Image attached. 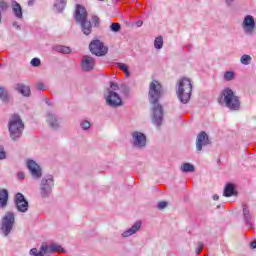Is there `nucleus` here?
<instances>
[{"label":"nucleus","instance_id":"1","mask_svg":"<svg viewBox=\"0 0 256 256\" xmlns=\"http://www.w3.org/2000/svg\"><path fill=\"white\" fill-rule=\"evenodd\" d=\"M163 97V86L157 80H153L149 85L148 98L149 103L153 105L152 107V123L156 127H161L163 125V106L159 104V99Z\"/></svg>","mask_w":256,"mask_h":256},{"label":"nucleus","instance_id":"2","mask_svg":"<svg viewBox=\"0 0 256 256\" xmlns=\"http://www.w3.org/2000/svg\"><path fill=\"white\" fill-rule=\"evenodd\" d=\"M193 93V84L189 78H181L177 83L176 94L180 102L183 105H187L191 99V94Z\"/></svg>","mask_w":256,"mask_h":256},{"label":"nucleus","instance_id":"3","mask_svg":"<svg viewBox=\"0 0 256 256\" xmlns=\"http://www.w3.org/2000/svg\"><path fill=\"white\" fill-rule=\"evenodd\" d=\"M75 21L80 25L81 31L84 35H91L93 31V25H91V21L87 19V9L83 7L81 4L76 5L75 11Z\"/></svg>","mask_w":256,"mask_h":256},{"label":"nucleus","instance_id":"4","mask_svg":"<svg viewBox=\"0 0 256 256\" xmlns=\"http://www.w3.org/2000/svg\"><path fill=\"white\" fill-rule=\"evenodd\" d=\"M219 103H224L225 107L230 109V111H239L241 109V100H239V96L235 95L231 88L222 90Z\"/></svg>","mask_w":256,"mask_h":256},{"label":"nucleus","instance_id":"5","mask_svg":"<svg viewBox=\"0 0 256 256\" xmlns=\"http://www.w3.org/2000/svg\"><path fill=\"white\" fill-rule=\"evenodd\" d=\"M24 129L25 124L23 123V120L19 115L14 114L10 118L8 123L10 139H12V141H19V139H21V136L23 135Z\"/></svg>","mask_w":256,"mask_h":256},{"label":"nucleus","instance_id":"6","mask_svg":"<svg viewBox=\"0 0 256 256\" xmlns=\"http://www.w3.org/2000/svg\"><path fill=\"white\" fill-rule=\"evenodd\" d=\"M15 227V212L8 211L4 214L0 222V231L3 237H9Z\"/></svg>","mask_w":256,"mask_h":256},{"label":"nucleus","instance_id":"7","mask_svg":"<svg viewBox=\"0 0 256 256\" xmlns=\"http://www.w3.org/2000/svg\"><path fill=\"white\" fill-rule=\"evenodd\" d=\"M53 187H55V182L52 175L45 176L42 178L40 183V195L42 199H47L51 197L53 193Z\"/></svg>","mask_w":256,"mask_h":256},{"label":"nucleus","instance_id":"8","mask_svg":"<svg viewBox=\"0 0 256 256\" xmlns=\"http://www.w3.org/2000/svg\"><path fill=\"white\" fill-rule=\"evenodd\" d=\"M131 145L134 149H145L147 147V136L143 132L134 131L131 133Z\"/></svg>","mask_w":256,"mask_h":256},{"label":"nucleus","instance_id":"9","mask_svg":"<svg viewBox=\"0 0 256 256\" xmlns=\"http://www.w3.org/2000/svg\"><path fill=\"white\" fill-rule=\"evenodd\" d=\"M104 98L106 104L109 107H121L123 105V101L121 100V96L111 88L107 89V92L104 94Z\"/></svg>","mask_w":256,"mask_h":256},{"label":"nucleus","instance_id":"10","mask_svg":"<svg viewBox=\"0 0 256 256\" xmlns=\"http://www.w3.org/2000/svg\"><path fill=\"white\" fill-rule=\"evenodd\" d=\"M90 53L96 55V57H104L109 52V48L103 44L100 40H94L89 45Z\"/></svg>","mask_w":256,"mask_h":256},{"label":"nucleus","instance_id":"11","mask_svg":"<svg viewBox=\"0 0 256 256\" xmlns=\"http://www.w3.org/2000/svg\"><path fill=\"white\" fill-rule=\"evenodd\" d=\"M14 204L17 211L20 213H27V211H29V202L27 199H25V196L21 192H18L15 195Z\"/></svg>","mask_w":256,"mask_h":256},{"label":"nucleus","instance_id":"12","mask_svg":"<svg viewBox=\"0 0 256 256\" xmlns=\"http://www.w3.org/2000/svg\"><path fill=\"white\" fill-rule=\"evenodd\" d=\"M207 145H211V140L209 139V135L206 134L205 131H202L198 134L196 138V150L198 153L203 151L204 147Z\"/></svg>","mask_w":256,"mask_h":256},{"label":"nucleus","instance_id":"13","mask_svg":"<svg viewBox=\"0 0 256 256\" xmlns=\"http://www.w3.org/2000/svg\"><path fill=\"white\" fill-rule=\"evenodd\" d=\"M27 168L33 179H41V177H43L41 166H39V164H37V162L34 160L27 161Z\"/></svg>","mask_w":256,"mask_h":256},{"label":"nucleus","instance_id":"14","mask_svg":"<svg viewBox=\"0 0 256 256\" xmlns=\"http://www.w3.org/2000/svg\"><path fill=\"white\" fill-rule=\"evenodd\" d=\"M40 250L44 255H50L51 253H65V249L58 244H42Z\"/></svg>","mask_w":256,"mask_h":256},{"label":"nucleus","instance_id":"15","mask_svg":"<svg viewBox=\"0 0 256 256\" xmlns=\"http://www.w3.org/2000/svg\"><path fill=\"white\" fill-rule=\"evenodd\" d=\"M81 68L84 71H93L95 69V58L90 55H84L81 60Z\"/></svg>","mask_w":256,"mask_h":256},{"label":"nucleus","instance_id":"16","mask_svg":"<svg viewBox=\"0 0 256 256\" xmlns=\"http://www.w3.org/2000/svg\"><path fill=\"white\" fill-rule=\"evenodd\" d=\"M242 27L245 33H253L255 30V18L251 15H246L243 20Z\"/></svg>","mask_w":256,"mask_h":256},{"label":"nucleus","instance_id":"17","mask_svg":"<svg viewBox=\"0 0 256 256\" xmlns=\"http://www.w3.org/2000/svg\"><path fill=\"white\" fill-rule=\"evenodd\" d=\"M242 215L245 225L247 227H253V214H251V210H249L247 204H242Z\"/></svg>","mask_w":256,"mask_h":256},{"label":"nucleus","instance_id":"18","mask_svg":"<svg viewBox=\"0 0 256 256\" xmlns=\"http://www.w3.org/2000/svg\"><path fill=\"white\" fill-rule=\"evenodd\" d=\"M11 8L14 17L17 19H23V8L21 7V4L15 0H12Z\"/></svg>","mask_w":256,"mask_h":256},{"label":"nucleus","instance_id":"19","mask_svg":"<svg viewBox=\"0 0 256 256\" xmlns=\"http://www.w3.org/2000/svg\"><path fill=\"white\" fill-rule=\"evenodd\" d=\"M15 90L23 95V97H31V88L24 83H18L15 85Z\"/></svg>","mask_w":256,"mask_h":256},{"label":"nucleus","instance_id":"20","mask_svg":"<svg viewBox=\"0 0 256 256\" xmlns=\"http://www.w3.org/2000/svg\"><path fill=\"white\" fill-rule=\"evenodd\" d=\"M46 121L49 127H51V129H54V130L59 129V120H57V117L55 116V114L48 112Z\"/></svg>","mask_w":256,"mask_h":256},{"label":"nucleus","instance_id":"21","mask_svg":"<svg viewBox=\"0 0 256 256\" xmlns=\"http://www.w3.org/2000/svg\"><path fill=\"white\" fill-rule=\"evenodd\" d=\"M141 229V222H135L131 228L127 229L122 233V237L127 238L131 237V235H135Z\"/></svg>","mask_w":256,"mask_h":256},{"label":"nucleus","instance_id":"22","mask_svg":"<svg viewBox=\"0 0 256 256\" xmlns=\"http://www.w3.org/2000/svg\"><path fill=\"white\" fill-rule=\"evenodd\" d=\"M9 203V191L7 189H0V209H5Z\"/></svg>","mask_w":256,"mask_h":256},{"label":"nucleus","instance_id":"23","mask_svg":"<svg viewBox=\"0 0 256 256\" xmlns=\"http://www.w3.org/2000/svg\"><path fill=\"white\" fill-rule=\"evenodd\" d=\"M52 50L56 53H62V55H69L71 53V48L63 45L53 46Z\"/></svg>","mask_w":256,"mask_h":256},{"label":"nucleus","instance_id":"24","mask_svg":"<svg viewBox=\"0 0 256 256\" xmlns=\"http://www.w3.org/2000/svg\"><path fill=\"white\" fill-rule=\"evenodd\" d=\"M233 195H237V192L235 191V185L229 183L224 188V197H233Z\"/></svg>","mask_w":256,"mask_h":256},{"label":"nucleus","instance_id":"25","mask_svg":"<svg viewBox=\"0 0 256 256\" xmlns=\"http://www.w3.org/2000/svg\"><path fill=\"white\" fill-rule=\"evenodd\" d=\"M0 100L2 103H9L11 101V95H9V91L7 89L0 86Z\"/></svg>","mask_w":256,"mask_h":256},{"label":"nucleus","instance_id":"26","mask_svg":"<svg viewBox=\"0 0 256 256\" xmlns=\"http://www.w3.org/2000/svg\"><path fill=\"white\" fill-rule=\"evenodd\" d=\"M65 7H67V0H55L54 9L58 13H63Z\"/></svg>","mask_w":256,"mask_h":256},{"label":"nucleus","instance_id":"27","mask_svg":"<svg viewBox=\"0 0 256 256\" xmlns=\"http://www.w3.org/2000/svg\"><path fill=\"white\" fill-rule=\"evenodd\" d=\"M180 169L183 173H193V171H195V166L191 163H184Z\"/></svg>","mask_w":256,"mask_h":256},{"label":"nucleus","instance_id":"28","mask_svg":"<svg viewBox=\"0 0 256 256\" xmlns=\"http://www.w3.org/2000/svg\"><path fill=\"white\" fill-rule=\"evenodd\" d=\"M9 9V3H7L5 0H0V24L3 21V16L1 13L7 11Z\"/></svg>","mask_w":256,"mask_h":256},{"label":"nucleus","instance_id":"29","mask_svg":"<svg viewBox=\"0 0 256 256\" xmlns=\"http://www.w3.org/2000/svg\"><path fill=\"white\" fill-rule=\"evenodd\" d=\"M155 49H163V36H158L154 40Z\"/></svg>","mask_w":256,"mask_h":256},{"label":"nucleus","instance_id":"30","mask_svg":"<svg viewBox=\"0 0 256 256\" xmlns=\"http://www.w3.org/2000/svg\"><path fill=\"white\" fill-rule=\"evenodd\" d=\"M117 65H118V69L123 71L126 77H129L131 75V73L129 72V67L126 64L118 63Z\"/></svg>","mask_w":256,"mask_h":256},{"label":"nucleus","instance_id":"31","mask_svg":"<svg viewBox=\"0 0 256 256\" xmlns=\"http://www.w3.org/2000/svg\"><path fill=\"white\" fill-rule=\"evenodd\" d=\"M240 63H242V65H250L251 57L247 54L242 55L240 58Z\"/></svg>","mask_w":256,"mask_h":256},{"label":"nucleus","instance_id":"32","mask_svg":"<svg viewBox=\"0 0 256 256\" xmlns=\"http://www.w3.org/2000/svg\"><path fill=\"white\" fill-rule=\"evenodd\" d=\"M224 79H225V81H233V79H235V72H233V71L225 72Z\"/></svg>","mask_w":256,"mask_h":256},{"label":"nucleus","instance_id":"33","mask_svg":"<svg viewBox=\"0 0 256 256\" xmlns=\"http://www.w3.org/2000/svg\"><path fill=\"white\" fill-rule=\"evenodd\" d=\"M80 127L83 129V131H88V129H91V122L87 120H82L80 122Z\"/></svg>","mask_w":256,"mask_h":256},{"label":"nucleus","instance_id":"34","mask_svg":"<svg viewBox=\"0 0 256 256\" xmlns=\"http://www.w3.org/2000/svg\"><path fill=\"white\" fill-rule=\"evenodd\" d=\"M110 31H112V33H119V31H121V24H119V23H112L110 25Z\"/></svg>","mask_w":256,"mask_h":256},{"label":"nucleus","instance_id":"35","mask_svg":"<svg viewBox=\"0 0 256 256\" xmlns=\"http://www.w3.org/2000/svg\"><path fill=\"white\" fill-rule=\"evenodd\" d=\"M120 91L122 95H125V97H127V95H129V86L127 84H120Z\"/></svg>","mask_w":256,"mask_h":256},{"label":"nucleus","instance_id":"36","mask_svg":"<svg viewBox=\"0 0 256 256\" xmlns=\"http://www.w3.org/2000/svg\"><path fill=\"white\" fill-rule=\"evenodd\" d=\"M91 21L94 27H99V25H101V21L99 20V16L97 15H92Z\"/></svg>","mask_w":256,"mask_h":256},{"label":"nucleus","instance_id":"37","mask_svg":"<svg viewBox=\"0 0 256 256\" xmlns=\"http://www.w3.org/2000/svg\"><path fill=\"white\" fill-rule=\"evenodd\" d=\"M121 89V85L115 83V82H110V90L111 91H119Z\"/></svg>","mask_w":256,"mask_h":256},{"label":"nucleus","instance_id":"38","mask_svg":"<svg viewBox=\"0 0 256 256\" xmlns=\"http://www.w3.org/2000/svg\"><path fill=\"white\" fill-rule=\"evenodd\" d=\"M31 65H32V67H39V65H41V59L33 58L31 60Z\"/></svg>","mask_w":256,"mask_h":256},{"label":"nucleus","instance_id":"39","mask_svg":"<svg viewBox=\"0 0 256 256\" xmlns=\"http://www.w3.org/2000/svg\"><path fill=\"white\" fill-rule=\"evenodd\" d=\"M7 153L5 152V147L0 145V160L6 159Z\"/></svg>","mask_w":256,"mask_h":256},{"label":"nucleus","instance_id":"40","mask_svg":"<svg viewBox=\"0 0 256 256\" xmlns=\"http://www.w3.org/2000/svg\"><path fill=\"white\" fill-rule=\"evenodd\" d=\"M36 89L37 91H45V85L43 84V82H38L36 84Z\"/></svg>","mask_w":256,"mask_h":256},{"label":"nucleus","instance_id":"41","mask_svg":"<svg viewBox=\"0 0 256 256\" xmlns=\"http://www.w3.org/2000/svg\"><path fill=\"white\" fill-rule=\"evenodd\" d=\"M168 203L166 201H161L158 203V209H165L167 207Z\"/></svg>","mask_w":256,"mask_h":256},{"label":"nucleus","instance_id":"42","mask_svg":"<svg viewBox=\"0 0 256 256\" xmlns=\"http://www.w3.org/2000/svg\"><path fill=\"white\" fill-rule=\"evenodd\" d=\"M44 101H45L46 105H48V107H53V102H51V100H49V98H44Z\"/></svg>","mask_w":256,"mask_h":256},{"label":"nucleus","instance_id":"43","mask_svg":"<svg viewBox=\"0 0 256 256\" xmlns=\"http://www.w3.org/2000/svg\"><path fill=\"white\" fill-rule=\"evenodd\" d=\"M39 254V252H37V248H32L30 250V255H34V256H37Z\"/></svg>","mask_w":256,"mask_h":256},{"label":"nucleus","instance_id":"44","mask_svg":"<svg viewBox=\"0 0 256 256\" xmlns=\"http://www.w3.org/2000/svg\"><path fill=\"white\" fill-rule=\"evenodd\" d=\"M203 251V244H200L198 248H196V254L199 255Z\"/></svg>","mask_w":256,"mask_h":256},{"label":"nucleus","instance_id":"45","mask_svg":"<svg viewBox=\"0 0 256 256\" xmlns=\"http://www.w3.org/2000/svg\"><path fill=\"white\" fill-rule=\"evenodd\" d=\"M17 177H18V179H25V173L18 172Z\"/></svg>","mask_w":256,"mask_h":256},{"label":"nucleus","instance_id":"46","mask_svg":"<svg viewBox=\"0 0 256 256\" xmlns=\"http://www.w3.org/2000/svg\"><path fill=\"white\" fill-rule=\"evenodd\" d=\"M250 248L256 249V240L250 242Z\"/></svg>","mask_w":256,"mask_h":256},{"label":"nucleus","instance_id":"47","mask_svg":"<svg viewBox=\"0 0 256 256\" xmlns=\"http://www.w3.org/2000/svg\"><path fill=\"white\" fill-rule=\"evenodd\" d=\"M35 5V0H28V6L33 7Z\"/></svg>","mask_w":256,"mask_h":256},{"label":"nucleus","instance_id":"48","mask_svg":"<svg viewBox=\"0 0 256 256\" xmlns=\"http://www.w3.org/2000/svg\"><path fill=\"white\" fill-rule=\"evenodd\" d=\"M143 22L141 20L136 21V27H142Z\"/></svg>","mask_w":256,"mask_h":256},{"label":"nucleus","instance_id":"49","mask_svg":"<svg viewBox=\"0 0 256 256\" xmlns=\"http://www.w3.org/2000/svg\"><path fill=\"white\" fill-rule=\"evenodd\" d=\"M13 27H15L16 29H21V26H19V24L17 22H13Z\"/></svg>","mask_w":256,"mask_h":256},{"label":"nucleus","instance_id":"50","mask_svg":"<svg viewBox=\"0 0 256 256\" xmlns=\"http://www.w3.org/2000/svg\"><path fill=\"white\" fill-rule=\"evenodd\" d=\"M213 199H214V201H219V195L215 194V195L213 196Z\"/></svg>","mask_w":256,"mask_h":256},{"label":"nucleus","instance_id":"51","mask_svg":"<svg viewBox=\"0 0 256 256\" xmlns=\"http://www.w3.org/2000/svg\"><path fill=\"white\" fill-rule=\"evenodd\" d=\"M233 1H235V0H226V3H227V5H231V3H233Z\"/></svg>","mask_w":256,"mask_h":256},{"label":"nucleus","instance_id":"52","mask_svg":"<svg viewBox=\"0 0 256 256\" xmlns=\"http://www.w3.org/2000/svg\"><path fill=\"white\" fill-rule=\"evenodd\" d=\"M99 1H104V0H99Z\"/></svg>","mask_w":256,"mask_h":256},{"label":"nucleus","instance_id":"53","mask_svg":"<svg viewBox=\"0 0 256 256\" xmlns=\"http://www.w3.org/2000/svg\"><path fill=\"white\" fill-rule=\"evenodd\" d=\"M115 1H119V0H115Z\"/></svg>","mask_w":256,"mask_h":256}]
</instances>
